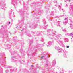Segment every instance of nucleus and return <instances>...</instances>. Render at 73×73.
Wrapping results in <instances>:
<instances>
[{"instance_id": "nucleus-1", "label": "nucleus", "mask_w": 73, "mask_h": 73, "mask_svg": "<svg viewBox=\"0 0 73 73\" xmlns=\"http://www.w3.org/2000/svg\"><path fill=\"white\" fill-rule=\"evenodd\" d=\"M67 48H69V46H67Z\"/></svg>"}, {"instance_id": "nucleus-2", "label": "nucleus", "mask_w": 73, "mask_h": 73, "mask_svg": "<svg viewBox=\"0 0 73 73\" xmlns=\"http://www.w3.org/2000/svg\"><path fill=\"white\" fill-rule=\"evenodd\" d=\"M44 58L43 56H42L41 58V59H42V58Z\"/></svg>"}, {"instance_id": "nucleus-3", "label": "nucleus", "mask_w": 73, "mask_h": 73, "mask_svg": "<svg viewBox=\"0 0 73 73\" xmlns=\"http://www.w3.org/2000/svg\"><path fill=\"white\" fill-rule=\"evenodd\" d=\"M10 23H11L10 22H9V24H10Z\"/></svg>"}, {"instance_id": "nucleus-4", "label": "nucleus", "mask_w": 73, "mask_h": 73, "mask_svg": "<svg viewBox=\"0 0 73 73\" xmlns=\"http://www.w3.org/2000/svg\"><path fill=\"white\" fill-rule=\"evenodd\" d=\"M22 31H23L21 30V32H22Z\"/></svg>"}]
</instances>
